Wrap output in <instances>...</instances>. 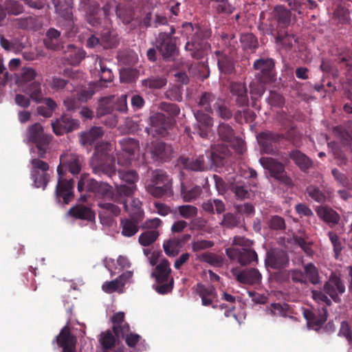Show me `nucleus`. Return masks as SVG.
Returning <instances> with one entry per match:
<instances>
[{
  "instance_id": "nucleus-59",
  "label": "nucleus",
  "mask_w": 352,
  "mask_h": 352,
  "mask_svg": "<svg viewBox=\"0 0 352 352\" xmlns=\"http://www.w3.org/2000/svg\"><path fill=\"white\" fill-rule=\"evenodd\" d=\"M49 86L55 91H60L67 89L69 85V81L60 76H54L49 81Z\"/></svg>"
},
{
  "instance_id": "nucleus-60",
  "label": "nucleus",
  "mask_w": 352,
  "mask_h": 352,
  "mask_svg": "<svg viewBox=\"0 0 352 352\" xmlns=\"http://www.w3.org/2000/svg\"><path fill=\"white\" fill-rule=\"evenodd\" d=\"M240 223V217L236 214L228 212L223 215L220 224L227 228H233L237 227Z\"/></svg>"
},
{
  "instance_id": "nucleus-43",
  "label": "nucleus",
  "mask_w": 352,
  "mask_h": 352,
  "mask_svg": "<svg viewBox=\"0 0 352 352\" xmlns=\"http://www.w3.org/2000/svg\"><path fill=\"white\" fill-rule=\"evenodd\" d=\"M203 210L209 214H221L226 210L224 203L218 199H209L202 204Z\"/></svg>"
},
{
  "instance_id": "nucleus-55",
  "label": "nucleus",
  "mask_w": 352,
  "mask_h": 352,
  "mask_svg": "<svg viewBox=\"0 0 352 352\" xmlns=\"http://www.w3.org/2000/svg\"><path fill=\"white\" fill-rule=\"evenodd\" d=\"M151 181L155 185H167L170 187L172 186L171 179L166 175V172L162 170H156L153 171Z\"/></svg>"
},
{
  "instance_id": "nucleus-1",
  "label": "nucleus",
  "mask_w": 352,
  "mask_h": 352,
  "mask_svg": "<svg viewBox=\"0 0 352 352\" xmlns=\"http://www.w3.org/2000/svg\"><path fill=\"white\" fill-rule=\"evenodd\" d=\"M111 152V145L108 142H101L96 146L90 160L93 173L100 177L106 175L109 178L116 175L115 157Z\"/></svg>"
},
{
  "instance_id": "nucleus-61",
  "label": "nucleus",
  "mask_w": 352,
  "mask_h": 352,
  "mask_svg": "<svg viewBox=\"0 0 352 352\" xmlns=\"http://www.w3.org/2000/svg\"><path fill=\"white\" fill-rule=\"evenodd\" d=\"M4 7L8 13L12 15H19L24 11L23 6L16 0H7Z\"/></svg>"
},
{
  "instance_id": "nucleus-33",
  "label": "nucleus",
  "mask_w": 352,
  "mask_h": 352,
  "mask_svg": "<svg viewBox=\"0 0 352 352\" xmlns=\"http://www.w3.org/2000/svg\"><path fill=\"white\" fill-rule=\"evenodd\" d=\"M104 130L101 126H93L89 131L80 135V142L83 146H91L98 139L102 137Z\"/></svg>"
},
{
  "instance_id": "nucleus-25",
  "label": "nucleus",
  "mask_w": 352,
  "mask_h": 352,
  "mask_svg": "<svg viewBox=\"0 0 352 352\" xmlns=\"http://www.w3.org/2000/svg\"><path fill=\"white\" fill-rule=\"evenodd\" d=\"M236 279L241 283L248 285L259 284L262 275L256 268H247L236 273H234Z\"/></svg>"
},
{
  "instance_id": "nucleus-57",
  "label": "nucleus",
  "mask_w": 352,
  "mask_h": 352,
  "mask_svg": "<svg viewBox=\"0 0 352 352\" xmlns=\"http://www.w3.org/2000/svg\"><path fill=\"white\" fill-rule=\"evenodd\" d=\"M230 190L234 194L237 199H245L250 198V192L249 187L239 183L233 184L230 186Z\"/></svg>"
},
{
  "instance_id": "nucleus-30",
  "label": "nucleus",
  "mask_w": 352,
  "mask_h": 352,
  "mask_svg": "<svg viewBox=\"0 0 352 352\" xmlns=\"http://www.w3.org/2000/svg\"><path fill=\"white\" fill-rule=\"evenodd\" d=\"M317 215L329 226L337 225L340 219L339 214L333 209L327 206H319L316 209Z\"/></svg>"
},
{
  "instance_id": "nucleus-27",
  "label": "nucleus",
  "mask_w": 352,
  "mask_h": 352,
  "mask_svg": "<svg viewBox=\"0 0 352 352\" xmlns=\"http://www.w3.org/2000/svg\"><path fill=\"white\" fill-rule=\"evenodd\" d=\"M131 197L132 195H122V199L123 201L118 202V204H121L123 205L125 211L129 212V216H135L138 220H143L144 211L141 208L142 202L138 199H132L131 201L130 206H128L127 199Z\"/></svg>"
},
{
  "instance_id": "nucleus-58",
  "label": "nucleus",
  "mask_w": 352,
  "mask_h": 352,
  "mask_svg": "<svg viewBox=\"0 0 352 352\" xmlns=\"http://www.w3.org/2000/svg\"><path fill=\"white\" fill-rule=\"evenodd\" d=\"M240 41L244 49L255 50L258 45L257 38L252 33L242 34Z\"/></svg>"
},
{
  "instance_id": "nucleus-54",
  "label": "nucleus",
  "mask_w": 352,
  "mask_h": 352,
  "mask_svg": "<svg viewBox=\"0 0 352 352\" xmlns=\"http://www.w3.org/2000/svg\"><path fill=\"white\" fill-rule=\"evenodd\" d=\"M31 178L34 182L35 187L42 188L44 190L50 182V176L47 173H40L36 172V170H31Z\"/></svg>"
},
{
  "instance_id": "nucleus-56",
  "label": "nucleus",
  "mask_w": 352,
  "mask_h": 352,
  "mask_svg": "<svg viewBox=\"0 0 352 352\" xmlns=\"http://www.w3.org/2000/svg\"><path fill=\"white\" fill-rule=\"evenodd\" d=\"M160 233L155 230H150L142 233L139 236V242L142 246H148L158 238Z\"/></svg>"
},
{
  "instance_id": "nucleus-4",
  "label": "nucleus",
  "mask_w": 352,
  "mask_h": 352,
  "mask_svg": "<svg viewBox=\"0 0 352 352\" xmlns=\"http://www.w3.org/2000/svg\"><path fill=\"white\" fill-rule=\"evenodd\" d=\"M26 137L29 142L36 144L38 157L44 158L52 136L44 133L41 124L34 123L28 127Z\"/></svg>"
},
{
  "instance_id": "nucleus-52",
  "label": "nucleus",
  "mask_w": 352,
  "mask_h": 352,
  "mask_svg": "<svg viewBox=\"0 0 352 352\" xmlns=\"http://www.w3.org/2000/svg\"><path fill=\"white\" fill-rule=\"evenodd\" d=\"M15 22L17 28L22 30H36L38 25L37 17L32 16L16 19Z\"/></svg>"
},
{
  "instance_id": "nucleus-42",
  "label": "nucleus",
  "mask_w": 352,
  "mask_h": 352,
  "mask_svg": "<svg viewBox=\"0 0 352 352\" xmlns=\"http://www.w3.org/2000/svg\"><path fill=\"white\" fill-rule=\"evenodd\" d=\"M114 96H107L100 98L98 101V107L96 109V116L101 118L111 113L113 109Z\"/></svg>"
},
{
  "instance_id": "nucleus-63",
  "label": "nucleus",
  "mask_w": 352,
  "mask_h": 352,
  "mask_svg": "<svg viewBox=\"0 0 352 352\" xmlns=\"http://www.w3.org/2000/svg\"><path fill=\"white\" fill-rule=\"evenodd\" d=\"M160 109L162 111L166 112L168 115V118L172 120L180 113V108L174 103L162 102L160 104Z\"/></svg>"
},
{
  "instance_id": "nucleus-24",
  "label": "nucleus",
  "mask_w": 352,
  "mask_h": 352,
  "mask_svg": "<svg viewBox=\"0 0 352 352\" xmlns=\"http://www.w3.org/2000/svg\"><path fill=\"white\" fill-rule=\"evenodd\" d=\"M58 167L67 168L73 175L78 174L81 170V162L78 155L75 153H65L60 157V164Z\"/></svg>"
},
{
  "instance_id": "nucleus-26",
  "label": "nucleus",
  "mask_w": 352,
  "mask_h": 352,
  "mask_svg": "<svg viewBox=\"0 0 352 352\" xmlns=\"http://www.w3.org/2000/svg\"><path fill=\"white\" fill-rule=\"evenodd\" d=\"M133 273L130 271H126L111 281H106L102 286V290L108 294L117 292L122 289L127 280L131 278Z\"/></svg>"
},
{
  "instance_id": "nucleus-7",
  "label": "nucleus",
  "mask_w": 352,
  "mask_h": 352,
  "mask_svg": "<svg viewBox=\"0 0 352 352\" xmlns=\"http://www.w3.org/2000/svg\"><path fill=\"white\" fill-rule=\"evenodd\" d=\"M58 182L56 186V199L58 203L69 204L74 198V180L64 178L65 170L57 167Z\"/></svg>"
},
{
  "instance_id": "nucleus-11",
  "label": "nucleus",
  "mask_w": 352,
  "mask_h": 352,
  "mask_svg": "<svg viewBox=\"0 0 352 352\" xmlns=\"http://www.w3.org/2000/svg\"><path fill=\"white\" fill-rule=\"evenodd\" d=\"M173 120L166 118L162 113H155L150 116V127L146 129L148 134L158 135L164 137L168 133V130L173 124Z\"/></svg>"
},
{
  "instance_id": "nucleus-47",
  "label": "nucleus",
  "mask_w": 352,
  "mask_h": 352,
  "mask_svg": "<svg viewBox=\"0 0 352 352\" xmlns=\"http://www.w3.org/2000/svg\"><path fill=\"white\" fill-rule=\"evenodd\" d=\"M98 83L99 82L90 83L88 87H85L79 89L76 93L78 100L82 103L86 102L90 100L95 94L98 87Z\"/></svg>"
},
{
  "instance_id": "nucleus-23",
  "label": "nucleus",
  "mask_w": 352,
  "mask_h": 352,
  "mask_svg": "<svg viewBox=\"0 0 352 352\" xmlns=\"http://www.w3.org/2000/svg\"><path fill=\"white\" fill-rule=\"evenodd\" d=\"M147 151L151 155L155 161H164L168 159L170 154V148L164 142L153 141L147 146Z\"/></svg>"
},
{
  "instance_id": "nucleus-45",
  "label": "nucleus",
  "mask_w": 352,
  "mask_h": 352,
  "mask_svg": "<svg viewBox=\"0 0 352 352\" xmlns=\"http://www.w3.org/2000/svg\"><path fill=\"white\" fill-rule=\"evenodd\" d=\"M42 102L45 103V105H41L37 107L38 114L44 118L52 117L54 111L57 108L56 101L51 98H45Z\"/></svg>"
},
{
  "instance_id": "nucleus-28",
  "label": "nucleus",
  "mask_w": 352,
  "mask_h": 352,
  "mask_svg": "<svg viewBox=\"0 0 352 352\" xmlns=\"http://www.w3.org/2000/svg\"><path fill=\"white\" fill-rule=\"evenodd\" d=\"M289 156L302 172L307 173L313 166V161L298 149L291 151Z\"/></svg>"
},
{
  "instance_id": "nucleus-5",
  "label": "nucleus",
  "mask_w": 352,
  "mask_h": 352,
  "mask_svg": "<svg viewBox=\"0 0 352 352\" xmlns=\"http://www.w3.org/2000/svg\"><path fill=\"white\" fill-rule=\"evenodd\" d=\"M217 156L214 152H211L210 156L199 155L197 157H188L180 156L177 165L188 170L204 171L207 170L212 164L217 162Z\"/></svg>"
},
{
  "instance_id": "nucleus-44",
  "label": "nucleus",
  "mask_w": 352,
  "mask_h": 352,
  "mask_svg": "<svg viewBox=\"0 0 352 352\" xmlns=\"http://www.w3.org/2000/svg\"><path fill=\"white\" fill-rule=\"evenodd\" d=\"M25 93L36 103H40L45 98L43 97L41 85L39 82L34 81L26 87Z\"/></svg>"
},
{
  "instance_id": "nucleus-41",
  "label": "nucleus",
  "mask_w": 352,
  "mask_h": 352,
  "mask_svg": "<svg viewBox=\"0 0 352 352\" xmlns=\"http://www.w3.org/2000/svg\"><path fill=\"white\" fill-rule=\"evenodd\" d=\"M119 178L126 184H124L126 188H131L133 190L131 195H133L136 190V182L139 179L138 174L135 170H119L118 171Z\"/></svg>"
},
{
  "instance_id": "nucleus-35",
  "label": "nucleus",
  "mask_w": 352,
  "mask_h": 352,
  "mask_svg": "<svg viewBox=\"0 0 352 352\" xmlns=\"http://www.w3.org/2000/svg\"><path fill=\"white\" fill-rule=\"evenodd\" d=\"M101 36V46L104 49H113L116 48L119 45V37L117 32L109 28H106L102 30L100 34Z\"/></svg>"
},
{
  "instance_id": "nucleus-16",
  "label": "nucleus",
  "mask_w": 352,
  "mask_h": 352,
  "mask_svg": "<svg viewBox=\"0 0 352 352\" xmlns=\"http://www.w3.org/2000/svg\"><path fill=\"white\" fill-rule=\"evenodd\" d=\"M227 256L231 260L236 259L241 265H246L258 261L256 252L252 249L230 248L226 250Z\"/></svg>"
},
{
  "instance_id": "nucleus-19",
  "label": "nucleus",
  "mask_w": 352,
  "mask_h": 352,
  "mask_svg": "<svg viewBox=\"0 0 352 352\" xmlns=\"http://www.w3.org/2000/svg\"><path fill=\"white\" fill-rule=\"evenodd\" d=\"M52 126L54 133L56 135H63L65 133L77 129L79 126V122L77 120L64 114L59 118H57L56 121L52 122Z\"/></svg>"
},
{
  "instance_id": "nucleus-49",
  "label": "nucleus",
  "mask_w": 352,
  "mask_h": 352,
  "mask_svg": "<svg viewBox=\"0 0 352 352\" xmlns=\"http://www.w3.org/2000/svg\"><path fill=\"white\" fill-rule=\"evenodd\" d=\"M268 83H263L260 80H253L250 84V93L251 99L253 101L252 106L254 107V100L260 98L265 91V85Z\"/></svg>"
},
{
  "instance_id": "nucleus-37",
  "label": "nucleus",
  "mask_w": 352,
  "mask_h": 352,
  "mask_svg": "<svg viewBox=\"0 0 352 352\" xmlns=\"http://www.w3.org/2000/svg\"><path fill=\"white\" fill-rule=\"evenodd\" d=\"M330 54L334 57L335 62L345 63L346 65L352 62V50L347 47H336L330 50Z\"/></svg>"
},
{
  "instance_id": "nucleus-32",
  "label": "nucleus",
  "mask_w": 352,
  "mask_h": 352,
  "mask_svg": "<svg viewBox=\"0 0 352 352\" xmlns=\"http://www.w3.org/2000/svg\"><path fill=\"white\" fill-rule=\"evenodd\" d=\"M43 43L49 50H60L63 48L60 32L55 28H50L46 32Z\"/></svg>"
},
{
  "instance_id": "nucleus-20",
  "label": "nucleus",
  "mask_w": 352,
  "mask_h": 352,
  "mask_svg": "<svg viewBox=\"0 0 352 352\" xmlns=\"http://www.w3.org/2000/svg\"><path fill=\"white\" fill-rule=\"evenodd\" d=\"M54 341L63 349L62 352H76V338L67 325L60 330Z\"/></svg>"
},
{
  "instance_id": "nucleus-34",
  "label": "nucleus",
  "mask_w": 352,
  "mask_h": 352,
  "mask_svg": "<svg viewBox=\"0 0 352 352\" xmlns=\"http://www.w3.org/2000/svg\"><path fill=\"white\" fill-rule=\"evenodd\" d=\"M170 263L167 259L164 258L155 267L152 276L155 277L156 283H163L171 278H170Z\"/></svg>"
},
{
  "instance_id": "nucleus-15",
  "label": "nucleus",
  "mask_w": 352,
  "mask_h": 352,
  "mask_svg": "<svg viewBox=\"0 0 352 352\" xmlns=\"http://www.w3.org/2000/svg\"><path fill=\"white\" fill-rule=\"evenodd\" d=\"M284 138L283 135L272 131H264L257 135V140L263 151L272 154L277 150L276 144Z\"/></svg>"
},
{
  "instance_id": "nucleus-46",
  "label": "nucleus",
  "mask_w": 352,
  "mask_h": 352,
  "mask_svg": "<svg viewBox=\"0 0 352 352\" xmlns=\"http://www.w3.org/2000/svg\"><path fill=\"white\" fill-rule=\"evenodd\" d=\"M202 192V189L199 186H195L190 188L185 186L183 184L181 185V195L184 201L191 202L199 197Z\"/></svg>"
},
{
  "instance_id": "nucleus-2",
  "label": "nucleus",
  "mask_w": 352,
  "mask_h": 352,
  "mask_svg": "<svg viewBox=\"0 0 352 352\" xmlns=\"http://www.w3.org/2000/svg\"><path fill=\"white\" fill-rule=\"evenodd\" d=\"M183 28L186 34L193 32L191 40L186 44L185 49L190 52L192 57L200 59L205 54V50L208 47L207 39L211 36V31L207 28H201L199 25L194 27L191 23L183 24Z\"/></svg>"
},
{
  "instance_id": "nucleus-50",
  "label": "nucleus",
  "mask_w": 352,
  "mask_h": 352,
  "mask_svg": "<svg viewBox=\"0 0 352 352\" xmlns=\"http://www.w3.org/2000/svg\"><path fill=\"white\" fill-rule=\"evenodd\" d=\"M167 80L161 76H151L142 80V85L150 89H159L166 85Z\"/></svg>"
},
{
  "instance_id": "nucleus-36",
  "label": "nucleus",
  "mask_w": 352,
  "mask_h": 352,
  "mask_svg": "<svg viewBox=\"0 0 352 352\" xmlns=\"http://www.w3.org/2000/svg\"><path fill=\"white\" fill-rule=\"evenodd\" d=\"M142 221L138 220L135 216H130L129 219H121L122 234L127 237L134 236L138 232V224Z\"/></svg>"
},
{
  "instance_id": "nucleus-22",
  "label": "nucleus",
  "mask_w": 352,
  "mask_h": 352,
  "mask_svg": "<svg viewBox=\"0 0 352 352\" xmlns=\"http://www.w3.org/2000/svg\"><path fill=\"white\" fill-rule=\"evenodd\" d=\"M196 294L201 298V305L209 307L217 298L216 288L212 285H204L201 283L195 285Z\"/></svg>"
},
{
  "instance_id": "nucleus-3",
  "label": "nucleus",
  "mask_w": 352,
  "mask_h": 352,
  "mask_svg": "<svg viewBox=\"0 0 352 352\" xmlns=\"http://www.w3.org/2000/svg\"><path fill=\"white\" fill-rule=\"evenodd\" d=\"M116 192H113V188L107 182H98L91 178L87 181L86 188L87 191L94 192L104 199L113 201L115 203L123 201L122 195L131 196L133 188H126L124 185L116 184Z\"/></svg>"
},
{
  "instance_id": "nucleus-13",
  "label": "nucleus",
  "mask_w": 352,
  "mask_h": 352,
  "mask_svg": "<svg viewBox=\"0 0 352 352\" xmlns=\"http://www.w3.org/2000/svg\"><path fill=\"white\" fill-rule=\"evenodd\" d=\"M228 89L230 94V98L234 101L236 106L239 107H248L249 98L245 82H230Z\"/></svg>"
},
{
  "instance_id": "nucleus-53",
  "label": "nucleus",
  "mask_w": 352,
  "mask_h": 352,
  "mask_svg": "<svg viewBox=\"0 0 352 352\" xmlns=\"http://www.w3.org/2000/svg\"><path fill=\"white\" fill-rule=\"evenodd\" d=\"M181 246L179 239L176 237L165 241L163 244L164 252L168 256H175L177 255Z\"/></svg>"
},
{
  "instance_id": "nucleus-8",
  "label": "nucleus",
  "mask_w": 352,
  "mask_h": 352,
  "mask_svg": "<svg viewBox=\"0 0 352 352\" xmlns=\"http://www.w3.org/2000/svg\"><path fill=\"white\" fill-rule=\"evenodd\" d=\"M175 33V29L174 26L170 25L169 26L168 32H160L155 39V47L164 59L173 56L176 52V44L173 39V35Z\"/></svg>"
},
{
  "instance_id": "nucleus-48",
  "label": "nucleus",
  "mask_w": 352,
  "mask_h": 352,
  "mask_svg": "<svg viewBox=\"0 0 352 352\" xmlns=\"http://www.w3.org/2000/svg\"><path fill=\"white\" fill-rule=\"evenodd\" d=\"M276 43L282 45L286 50H291L294 45L297 42V38L293 34H289L287 32H283L281 31L276 37Z\"/></svg>"
},
{
  "instance_id": "nucleus-17",
  "label": "nucleus",
  "mask_w": 352,
  "mask_h": 352,
  "mask_svg": "<svg viewBox=\"0 0 352 352\" xmlns=\"http://www.w3.org/2000/svg\"><path fill=\"white\" fill-rule=\"evenodd\" d=\"M122 151L126 155L123 157L122 153L118 155V163L122 166H126L130 164L131 158L136 150L139 148V142L131 138H124L119 141Z\"/></svg>"
},
{
  "instance_id": "nucleus-18",
  "label": "nucleus",
  "mask_w": 352,
  "mask_h": 352,
  "mask_svg": "<svg viewBox=\"0 0 352 352\" xmlns=\"http://www.w3.org/2000/svg\"><path fill=\"white\" fill-rule=\"evenodd\" d=\"M79 8L85 12L87 21L93 27L98 26L101 21L98 16L100 4L96 0H80Z\"/></svg>"
},
{
  "instance_id": "nucleus-38",
  "label": "nucleus",
  "mask_w": 352,
  "mask_h": 352,
  "mask_svg": "<svg viewBox=\"0 0 352 352\" xmlns=\"http://www.w3.org/2000/svg\"><path fill=\"white\" fill-rule=\"evenodd\" d=\"M274 16L277 27L280 29L287 28L291 22V12L283 6H278L275 8Z\"/></svg>"
},
{
  "instance_id": "nucleus-21",
  "label": "nucleus",
  "mask_w": 352,
  "mask_h": 352,
  "mask_svg": "<svg viewBox=\"0 0 352 352\" xmlns=\"http://www.w3.org/2000/svg\"><path fill=\"white\" fill-rule=\"evenodd\" d=\"M289 264V256L286 252L282 250H274L267 252L265 265L272 269L280 270Z\"/></svg>"
},
{
  "instance_id": "nucleus-62",
  "label": "nucleus",
  "mask_w": 352,
  "mask_h": 352,
  "mask_svg": "<svg viewBox=\"0 0 352 352\" xmlns=\"http://www.w3.org/2000/svg\"><path fill=\"white\" fill-rule=\"evenodd\" d=\"M333 135L340 140L341 143L344 146L351 144L352 138L351 135L342 126H336L333 130Z\"/></svg>"
},
{
  "instance_id": "nucleus-40",
  "label": "nucleus",
  "mask_w": 352,
  "mask_h": 352,
  "mask_svg": "<svg viewBox=\"0 0 352 352\" xmlns=\"http://www.w3.org/2000/svg\"><path fill=\"white\" fill-rule=\"evenodd\" d=\"M195 117L199 124L198 133L201 137L207 135V128L212 125V118L207 113L201 111L194 113Z\"/></svg>"
},
{
  "instance_id": "nucleus-9",
  "label": "nucleus",
  "mask_w": 352,
  "mask_h": 352,
  "mask_svg": "<svg viewBox=\"0 0 352 352\" xmlns=\"http://www.w3.org/2000/svg\"><path fill=\"white\" fill-rule=\"evenodd\" d=\"M219 139L224 142L230 143L239 153L245 150V142L241 138L236 136L233 126L226 122H220L217 129Z\"/></svg>"
},
{
  "instance_id": "nucleus-6",
  "label": "nucleus",
  "mask_w": 352,
  "mask_h": 352,
  "mask_svg": "<svg viewBox=\"0 0 352 352\" xmlns=\"http://www.w3.org/2000/svg\"><path fill=\"white\" fill-rule=\"evenodd\" d=\"M253 68L256 71V80L263 83H272L276 80L275 62L270 58H260L253 64Z\"/></svg>"
},
{
  "instance_id": "nucleus-12",
  "label": "nucleus",
  "mask_w": 352,
  "mask_h": 352,
  "mask_svg": "<svg viewBox=\"0 0 352 352\" xmlns=\"http://www.w3.org/2000/svg\"><path fill=\"white\" fill-rule=\"evenodd\" d=\"M323 290L334 302H339L340 301V296L345 292L346 287L340 276L332 272L328 280L324 284Z\"/></svg>"
},
{
  "instance_id": "nucleus-51",
  "label": "nucleus",
  "mask_w": 352,
  "mask_h": 352,
  "mask_svg": "<svg viewBox=\"0 0 352 352\" xmlns=\"http://www.w3.org/2000/svg\"><path fill=\"white\" fill-rule=\"evenodd\" d=\"M305 192L311 199L318 203H323L326 201V195L319 186L310 184L306 188Z\"/></svg>"
},
{
  "instance_id": "nucleus-14",
  "label": "nucleus",
  "mask_w": 352,
  "mask_h": 352,
  "mask_svg": "<svg viewBox=\"0 0 352 352\" xmlns=\"http://www.w3.org/2000/svg\"><path fill=\"white\" fill-rule=\"evenodd\" d=\"M303 316L309 327L315 330H318L327 321L328 311L325 306H322L318 309H305Z\"/></svg>"
},
{
  "instance_id": "nucleus-64",
  "label": "nucleus",
  "mask_w": 352,
  "mask_h": 352,
  "mask_svg": "<svg viewBox=\"0 0 352 352\" xmlns=\"http://www.w3.org/2000/svg\"><path fill=\"white\" fill-rule=\"evenodd\" d=\"M116 341L115 336L109 330L102 332L100 335V342L104 349H113L116 346Z\"/></svg>"
},
{
  "instance_id": "nucleus-31",
  "label": "nucleus",
  "mask_w": 352,
  "mask_h": 352,
  "mask_svg": "<svg viewBox=\"0 0 352 352\" xmlns=\"http://www.w3.org/2000/svg\"><path fill=\"white\" fill-rule=\"evenodd\" d=\"M157 6L156 2L153 0H144L142 3V21L143 26L151 28L153 25V11Z\"/></svg>"
},
{
  "instance_id": "nucleus-29",
  "label": "nucleus",
  "mask_w": 352,
  "mask_h": 352,
  "mask_svg": "<svg viewBox=\"0 0 352 352\" xmlns=\"http://www.w3.org/2000/svg\"><path fill=\"white\" fill-rule=\"evenodd\" d=\"M67 214L75 219L86 220L89 222L95 221V212L89 207L83 205L78 204L72 207Z\"/></svg>"
},
{
  "instance_id": "nucleus-10",
  "label": "nucleus",
  "mask_w": 352,
  "mask_h": 352,
  "mask_svg": "<svg viewBox=\"0 0 352 352\" xmlns=\"http://www.w3.org/2000/svg\"><path fill=\"white\" fill-rule=\"evenodd\" d=\"M260 162L265 169L270 171L271 176L287 187L293 186L292 179L287 175L284 165L272 157H261Z\"/></svg>"
},
{
  "instance_id": "nucleus-39",
  "label": "nucleus",
  "mask_w": 352,
  "mask_h": 352,
  "mask_svg": "<svg viewBox=\"0 0 352 352\" xmlns=\"http://www.w3.org/2000/svg\"><path fill=\"white\" fill-rule=\"evenodd\" d=\"M218 57V67L221 72L230 74L234 70V62L230 56L220 51L215 52Z\"/></svg>"
}]
</instances>
